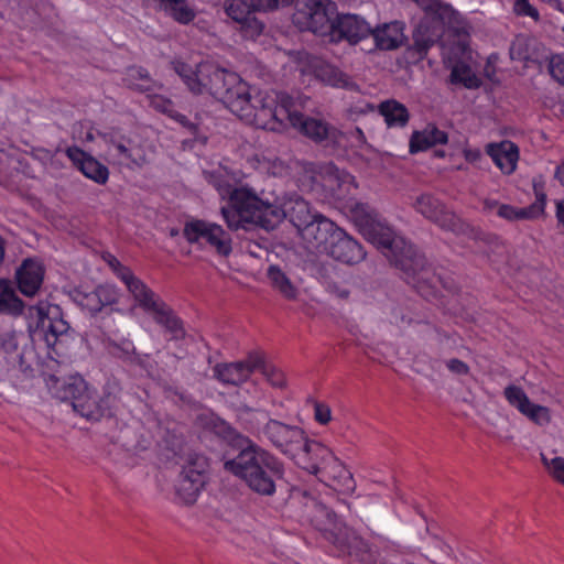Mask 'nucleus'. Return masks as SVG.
<instances>
[{
    "label": "nucleus",
    "instance_id": "nucleus-18",
    "mask_svg": "<svg viewBox=\"0 0 564 564\" xmlns=\"http://www.w3.org/2000/svg\"><path fill=\"white\" fill-rule=\"evenodd\" d=\"M259 366L258 355H249L245 360L219 362L213 368L214 378L225 386L238 387L246 382Z\"/></svg>",
    "mask_w": 564,
    "mask_h": 564
},
{
    "label": "nucleus",
    "instance_id": "nucleus-46",
    "mask_svg": "<svg viewBox=\"0 0 564 564\" xmlns=\"http://www.w3.org/2000/svg\"><path fill=\"white\" fill-rule=\"evenodd\" d=\"M18 349L17 336L13 332L0 330V352L10 355Z\"/></svg>",
    "mask_w": 564,
    "mask_h": 564
},
{
    "label": "nucleus",
    "instance_id": "nucleus-19",
    "mask_svg": "<svg viewBox=\"0 0 564 564\" xmlns=\"http://www.w3.org/2000/svg\"><path fill=\"white\" fill-rule=\"evenodd\" d=\"M370 33L371 26L365 19L356 14H337L329 41L334 43L347 41L354 45L368 37Z\"/></svg>",
    "mask_w": 564,
    "mask_h": 564
},
{
    "label": "nucleus",
    "instance_id": "nucleus-61",
    "mask_svg": "<svg viewBox=\"0 0 564 564\" xmlns=\"http://www.w3.org/2000/svg\"><path fill=\"white\" fill-rule=\"evenodd\" d=\"M554 178L557 180L562 186H564V161L555 169Z\"/></svg>",
    "mask_w": 564,
    "mask_h": 564
},
{
    "label": "nucleus",
    "instance_id": "nucleus-2",
    "mask_svg": "<svg viewBox=\"0 0 564 564\" xmlns=\"http://www.w3.org/2000/svg\"><path fill=\"white\" fill-rule=\"evenodd\" d=\"M362 236L381 250L389 262L402 272L406 283L423 296L432 294L437 276L424 256L392 229L376 219L362 224Z\"/></svg>",
    "mask_w": 564,
    "mask_h": 564
},
{
    "label": "nucleus",
    "instance_id": "nucleus-11",
    "mask_svg": "<svg viewBox=\"0 0 564 564\" xmlns=\"http://www.w3.org/2000/svg\"><path fill=\"white\" fill-rule=\"evenodd\" d=\"M224 10L237 23V30L242 37L256 40L264 30V23L256 17V13L270 9L267 0H225Z\"/></svg>",
    "mask_w": 564,
    "mask_h": 564
},
{
    "label": "nucleus",
    "instance_id": "nucleus-50",
    "mask_svg": "<svg viewBox=\"0 0 564 564\" xmlns=\"http://www.w3.org/2000/svg\"><path fill=\"white\" fill-rule=\"evenodd\" d=\"M446 367L451 372L459 376H467L470 371L469 366L465 361L457 358L447 360Z\"/></svg>",
    "mask_w": 564,
    "mask_h": 564
},
{
    "label": "nucleus",
    "instance_id": "nucleus-58",
    "mask_svg": "<svg viewBox=\"0 0 564 564\" xmlns=\"http://www.w3.org/2000/svg\"><path fill=\"white\" fill-rule=\"evenodd\" d=\"M555 217L562 227H564V198L555 200Z\"/></svg>",
    "mask_w": 564,
    "mask_h": 564
},
{
    "label": "nucleus",
    "instance_id": "nucleus-54",
    "mask_svg": "<svg viewBox=\"0 0 564 564\" xmlns=\"http://www.w3.org/2000/svg\"><path fill=\"white\" fill-rule=\"evenodd\" d=\"M215 433L225 438H231L235 430L219 419L213 420Z\"/></svg>",
    "mask_w": 564,
    "mask_h": 564
},
{
    "label": "nucleus",
    "instance_id": "nucleus-24",
    "mask_svg": "<svg viewBox=\"0 0 564 564\" xmlns=\"http://www.w3.org/2000/svg\"><path fill=\"white\" fill-rule=\"evenodd\" d=\"M288 121L300 133L316 143L326 141L335 132V129L325 120L303 115L299 110L296 102Z\"/></svg>",
    "mask_w": 564,
    "mask_h": 564
},
{
    "label": "nucleus",
    "instance_id": "nucleus-49",
    "mask_svg": "<svg viewBox=\"0 0 564 564\" xmlns=\"http://www.w3.org/2000/svg\"><path fill=\"white\" fill-rule=\"evenodd\" d=\"M514 12L518 15L530 17L534 21H539V11L529 3V0H517L514 3Z\"/></svg>",
    "mask_w": 564,
    "mask_h": 564
},
{
    "label": "nucleus",
    "instance_id": "nucleus-52",
    "mask_svg": "<svg viewBox=\"0 0 564 564\" xmlns=\"http://www.w3.org/2000/svg\"><path fill=\"white\" fill-rule=\"evenodd\" d=\"M171 118L174 119L175 121H177L191 134L196 135L198 133V130H199L198 124L192 122L185 115H182L178 111L174 110Z\"/></svg>",
    "mask_w": 564,
    "mask_h": 564
},
{
    "label": "nucleus",
    "instance_id": "nucleus-35",
    "mask_svg": "<svg viewBox=\"0 0 564 564\" xmlns=\"http://www.w3.org/2000/svg\"><path fill=\"white\" fill-rule=\"evenodd\" d=\"M24 303L17 295L12 284L0 280V313L19 316L23 313Z\"/></svg>",
    "mask_w": 564,
    "mask_h": 564
},
{
    "label": "nucleus",
    "instance_id": "nucleus-23",
    "mask_svg": "<svg viewBox=\"0 0 564 564\" xmlns=\"http://www.w3.org/2000/svg\"><path fill=\"white\" fill-rule=\"evenodd\" d=\"M321 468L317 477L334 490L344 495L355 491L356 481L352 474L335 455Z\"/></svg>",
    "mask_w": 564,
    "mask_h": 564
},
{
    "label": "nucleus",
    "instance_id": "nucleus-5",
    "mask_svg": "<svg viewBox=\"0 0 564 564\" xmlns=\"http://www.w3.org/2000/svg\"><path fill=\"white\" fill-rule=\"evenodd\" d=\"M424 13L412 33L408 54L415 61H423L429 51L437 44L456 20L455 11L441 0H412Z\"/></svg>",
    "mask_w": 564,
    "mask_h": 564
},
{
    "label": "nucleus",
    "instance_id": "nucleus-31",
    "mask_svg": "<svg viewBox=\"0 0 564 564\" xmlns=\"http://www.w3.org/2000/svg\"><path fill=\"white\" fill-rule=\"evenodd\" d=\"M546 182L543 175H538L532 180L533 194L535 200L522 208H517V220L518 219H536L544 215L546 205Z\"/></svg>",
    "mask_w": 564,
    "mask_h": 564
},
{
    "label": "nucleus",
    "instance_id": "nucleus-22",
    "mask_svg": "<svg viewBox=\"0 0 564 564\" xmlns=\"http://www.w3.org/2000/svg\"><path fill=\"white\" fill-rule=\"evenodd\" d=\"M44 275L45 267L41 261L32 258L24 259L15 271L19 291L24 296H35L43 284Z\"/></svg>",
    "mask_w": 564,
    "mask_h": 564
},
{
    "label": "nucleus",
    "instance_id": "nucleus-55",
    "mask_svg": "<svg viewBox=\"0 0 564 564\" xmlns=\"http://www.w3.org/2000/svg\"><path fill=\"white\" fill-rule=\"evenodd\" d=\"M327 291L340 300H347L350 294V291L347 288L339 285L336 282L328 283Z\"/></svg>",
    "mask_w": 564,
    "mask_h": 564
},
{
    "label": "nucleus",
    "instance_id": "nucleus-8",
    "mask_svg": "<svg viewBox=\"0 0 564 564\" xmlns=\"http://www.w3.org/2000/svg\"><path fill=\"white\" fill-rule=\"evenodd\" d=\"M313 525L329 534L327 539L343 552L351 554L354 549L364 544L362 540L349 528L341 525L334 511L322 502H314L310 513Z\"/></svg>",
    "mask_w": 564,
    "mask_h": 564
},
{
    "label": "nucleus",
    "instance_id": "nucleus-29",
    "mask_svg": "<svg viewBox=\"0 0 564 564\" xmlns=\"http://www.w3.org/2000/svg\"><path fill=\"white\" fill-rule=\"evenodd\" d=\"M148 314L152 316L154 322L162 326L172 339H180L185 332L183 323L175 314L173 308L161 300Z\"/></svg>",
    "mask_w": 564,
    "mask_h": 564
},
{
    "label": "nucleus",
    "instance_id": "nucleus-26",
    "mask_svg": "<svg viewBox=\"0 0 564 564\" xmlns=\"http://www.w3.org/2000/svg\"><path fill=\"white\" fill-rule=\"evenodd\" d=\"M118 299L117 289L109 284L98 285L90 292L75 291L76 303L91 315L99 313L105 306L116 304Z\"/></svg>",
    "mask_w": 564,
    "mask_h": 564
},
{
    "label": "nucleus",
    "instance_id": "nucleus-39",
    "mask_svg": "<svg viewBox=\"0 0 564 564\" xmlns=\"http://www.w3.org/2000/svg\"><path fill=\"white\" fill-rule=\"evenodd\" d=\"M109 352L124 362H132L135 358L137 349L130 339H122L120 341H110L108 344Z\"/></svg>",
    "mask_w": 564,
    "mask_h": 564
},
{
    "label": "nucleus",
    "instance_id": "nucleus-12",
    "mask_svg": "<svg viewBox=\"0 0 564 564\" xmlns=\"http://www.w3.org/2000/svg\"><path fill=\"white\" fill-rule=\"evenodd\" d=\"M183 236L192 245L205 241L206 245L215 249L223 257H228L232 251L230 234L216 223L193 219L185 224Z\"/></svg>",
    "mask_w": 564,
    "mask_h": 564
},
{
    "label": "nucleus",
    "instance_id": "nucleus-43",
    "mask_svg": "<svg viewBox=\"0 0 564 564\" xmlns=\"http://www.w3.org/2000/svg\"><path fill=\"white\" fill-rule=\"evenodd\" d=\"M541 460L551 475V477L558 484L564 486V458L556 456L549 459L545 455H541Z\"/></svg>",
    "mask_w": 564,
    "mask_h": 564
},
{
    "label": "nucleus",
    "instance_id": "nucleus-48",
    "mask_svg": "<svg viewBox=\"0 0 564 564\" xmlns=\"http://www.w3.org/2000/svg\"><path fill=\"white\" fill-rule=\"evenodd\" d=\"M314 419L317 423L326 425L332 421V410L323 402H314Z\"/></svg>",
    "mask_w": 564,
    "mask_h": 564
},
{
    "label": "nucleus",
    "instance_id": "nucleus-45",
    "mask_svg": "<svg viewBox=\"0 0 564 564\" xmlns=\"http://www.w3.org/2000/svg\"><path fill=\"white\" fill-rule=\"evenodd\" d=\"M549 70L556 82L564 85V54H556L550 58Z\"/></svg>",
    "mask_w": 564,
    "mask_h": 564
},
{
    "label": "nucleus",
    "instance_id": "nucleus-28",
    "mask_svg": "<svg viewBox=\"0 0 564 564\" xmlns=\"http://www.w3.org/2000/svg\"><path fill=\"white\" fill-rule=\"evenodd\" d=\"M370 35L373 36L376 46L383 51L400 47L406 39L404 35V24L400 21L384 23L376 29L371 28Z\"/></svg>",
    "mask_w": 564,
    "mask_h": 564
},
{
    "label": "nucleus",
    "instance_id": "nucleus-59",
    "mask_svg": "<svg viewBox=\"0 0 564 564\" xmlns=\"http://www.w3.org/2000/svg\"><path fill=\"white\" fill-rule=\"evenodd\" d=\"M464 156L466 161L475 163L480 160L481 152L478 149H467L464 151Z\"/></svg>",
    "mask_w": 564,
    "mask_h": 564
},
{
    "label": "nucleus",
    "instance_id": "nucleus-17",
    "mask_svg": "<svg viewBox=\"0 0 564 564\" xmlns=\"http://www.w3.org/2000/svg\"><path fill=\"white\" fill-rule=\"evenodd\" d=\"M321 186L326 195L337 203H345L357 188L351 174L340 171L334 164L322 167L319 173Z\"/></svg>",
    "mask_w": 564,
    "mask_h": 564
},
{
    "label": "nucleus",
    "instance_id": "nucleus-60",
    "mask_svg": "<svg viewBox=\"0 0 564 564\" xmlns=\"http://www.w3.org/2000/svg\"><path fill=\"white\" fill-rule=\"evenodd\" d=\"M293 0H267L270 10L289 6Z\"/></svg>",
    "mask_w": 564,
    "mask_h": 564
},
{
    "label": "nucleus",
    "instance_id": "nucleus-36",
    "mask_svg": "<svg viewBox=\"0 0 564 564\" xmlns=\"http://www.w3.org/2000/svg\"><path fill=\"white\" fill-rule=\"evenodd\" d=\"M271 286L276 290L284 299L293 301L297 297V289L290 278L278 267L270 265L267 272Z\"/></svg>",
    "mask_w": 564,
    "mask_h": 564
},
{
    "label": "nucleus",
    "instance_id": "nucleus-32",
    "mask_svg": "<svg viewBox=\"0 0 564 564\" xmlns=\"http://www.w3.org/2000/svg\"><path fill=\"white\" fill-rule=\"evenodd\" d=\"M447 143V133L435 124H427L422 131H414L410 139V152L425 151L436 144Z\"/></svg>",
    "mask_w": 564,
    "mask_h": 564
},
{
    "label": "nucleus",
    "instance_id": "nucleus-1",
    "mask_svg": "<svg viewBox=\"0 0 564 564\" xmlns=\"http://www.w3.org/2000/svg\"><path fill=\"white\" fill-rule=\"evenodd\" d=\"M220 101L239 119L261 129H275L289 120L295 100L285 93L257 90L235 72L229 77Z\"/></svg>",
    "mask_w": 564,
    "mask_h": 564
},
{
    "label": "nucleus",
    "instance_id": "nucleus-47",
    "mask_svg": "<svg viewBox=\"0 0 564 564\" xmlns=\"http://www.w3.org/2000/svg\"><path fill=\"white\" fill-rule=\"evenodd\" d=\"M474 79L475 76L470 75L468 67H454L451 73L452 83H463L467 88H471L474 86Z\"/></svg>",
    "mask_w": 564,
    "mask_h": 564
},
{
    "label": "nucleus",
    "instance_id": "nucleus-34",
    "mask_svg": "<svg viewBox=\"0 0 564 564\" xmlns=\"http://www.w3.org/2000/svg\"><path fill=\"white\" fill-rule=\"evenodd\" d=\"M42 326L45 328L44 339L48 347L55 348L63 340L69 329L68 324L63 319H51L44 315L42 307H36Z\"/></svg>",
    "mask_w": 564,
    "mask_h": 564
},
{
    "label": "nucleus",
    "instance_id": "nucleus-33",
    "mask_svg": "<svg viewBox=\"0 0 564 564\" xmlns=\"http://www.w3.org/2000/svg\"><path fill=\"white\" fill-rule=\"evenodd\" d=\"M378 112L383 117L389 128H404L410 120L408 108L395 99H388L380 102Z\"/></svg>",
    "mask_w": 564,
    "mask_h": 564
},
{
    "label": "nucleus",
    "instance_id": "nucleus-15",
    "mask_svg": "<svg viewBox=\"0 0 564 564\" xmlns=\"http://www.w3.org/2000/svg\"><path fill=\"white\" fill-rule=\"evenodd\" d=\"M319 248H323L333 259L347 264L359 263L366 257L362 246L334 223L326 241L321 243Z\"/></svg>",
    "mask_w": 564,
    "mask_h": 564
},
{
    "label": "nucleus",
    "instance_id": "nucleus-64",
    "mask_svg": "<svg viewBox=\"0 0 564 564\" xmlns=\"http://www.w3.org/2000/svg\"><path fill=\"white\" fill-rule=\"evenodd\" d=\"M178 235V229L177 228H171L170 229V236L171 237H176Z\"/></svg>",
    "mask_w": 564,
    "mask_h": 564
},
{
    "label": "nucleus",
    "instance_id": "nucleus-37",
    "mask_svg": "<svg viewBox=\"0 0 564 564\" xmlns=\"http://www.w3.org/2000/svg\"><path fill=\"white\" fill-rule=\"evenodd\" d=\"M123 83L130 89L145 93L153 88V79L149 72L142 66H130L127 68Z\"/></svg>",
    "mask_w": 564,
    "mask_h": 564
},
{
    "label": "nucleus",
    "instance_id": "nucleus-40",
    "mask_svg": "<svg viewBox=\"0 0 564 564\" xmlns=\"http://www.w3.org/2000/svg\"><path fill=\"white\" fill-rule=\"evenodd\" d=\"M521 413L538 425H546L551 422L549 408L534 404L531 401L529 402V406L524 408Z\"/></svg>",
    "mask_w": 564,
    "mask_h": 564
},
{
    "label": "nucleus",
    "instance_id": "nucleus-56",
    "mask_svg": "<svg viewBox=\"0 0 564 564\" xmlns=\"http://www.w3.org/2000/svg\"><path fill=\"white\" fill-rule=\"evenodd\" d=\"M498 215L508 220H517V208L507 204H502L498 208Z\"/></svg>",
    "mask_w": 564,
    "mask_h": 564
},
{
    "label": "nucleus",
    "instance_id": "nucleus-10",
    "mask_svg": "<svg viewBox=\"0 0 564 564\" xmlns=\"http://www.w3.org/2000/svg\"><path fill=\"white\" fill-rule=\"evenodd\" d=\"M55 397L70 403L73 410L87 420H99L102 416L104 410L98 395L88 389L83 379L72 378L61 382L56 387Z\"/></svg>",
    "mask_w": 564,
    "mask_h": 564
},
{
    "label": "nucleus",
    "instance_id": "nucleus-41",
    "mask_svg": "<svg viewBox=\"0 0 564 564\" xmlns=\"http://www.w3.org/2000/svg\"><path fill=\"white\" fill-rule=\"evenodd\" d=\"M259 370H261V373L265 378V380L273 387V388H284L285 387V376L284 373L274 367L273 365H268L262 361L260 358V366L258 367Z\"/></svg>",
    "mask_w": 564,
    "mask_h": 564
},
{
    "label": "nucleus",
    "instance_id": "nucleus-38",
    "mask_svg": "<svg viewBox=\"0 0 564 564\" xmlns=\"http://www.w3.org/2000/svg\"><path fill=\"white\" fill-rule=\"evenodd\" d=\"M345 208H348L351 213V217L356 225L359 227L360 232L362 231V224L365 221L373 223L377 218L369 212L367 205L356 202L352 196L343 203Z\"/></svg>",
    "mask_w": 564,
    "mask_h": 564
},
{
    "label": "nucleus",
    "instance_id": "nucleus-62",
    "mask_svg": "<svg viewBox=\"0 0 564 564\" xmlns=\"http://www.w3.org/2000/svg\"><path fill=\"white\" fill-rule=\"evenodd\" d=\"M549 3L561 12H564L563 4L560 0H547Z\"/></svg>",
    "mask_w": 564,
    "mask_h": 564
},
{
    "label": "nucleus",
    "instance_id": "nucleus-9",
    "mask_svg": "<svg viewBox=\"0 0 564 564\" xmlns=\"http://www.w3.org/2000/svg\"><path fill=\"white\" fill-rule=\"evenodd\" d=\"M336 17V4L330 0H305L294 13L293 23L301 31L330 37Z\"/></svg>",
    "mask_w": 564,
    "mask_h": 564
},
{
    "label": "nucleus",
    "instance_id": "nucleus-57",
    "mask_svg": "<svg viewBox=\"0 0 564 564\" xmlns=\"http://www.w3.org/2000/svg\"><path fill=\"white\" fill-rule=\"evenodd\" d=\"M209 183L213 184L219 193L228 194V192L232 189L225 183V181L214 174L209 175Z\"/></svg>",
    "mask_w": 564,
    "mask_h": 564
},
{
    "label": "nucleus",
    "instance_id": "nucleus-3",
    "mask_svg": "<svg viewBox=\"0 0 564 564\" xmlns=\"http://www.w3.org/2000/svg\"><path fill=\"white\" fill-rule=\"evenodd\" d=\"M224 469L239 478L252 492L272 497L276 492V481L283 479L284 465L272 453L249 443L234 458L224 463Z\"/></svg>",
    "mask_w": 564,
    "mask_h": 564
},
{
    "label": "nucleus",
    "instance_id": "nucleus-6",
    "mask_svg": "<svg viewBox=\"0 0 564 564\" xmlns=\"http://www.w3.org/2000/svg\"><path fill=\"white\" fill-rule=\"evenodd\" d=\"M274 205L279 209L276 226L285 218L297 228L304 240L312 247L319 249L326 241L327 234L333 228V221L322 215H314L310 204L297 194L274 197Z\"/></svg>",
    "mask_w": 564,
    "mask_h": 564
},
{
    "label": "nucleus",
    "instance_id": "nucleus-13",
    "mask_svg": "<svg viewBox=\"0 0 564 564\" xmlns=\"http://www.w3.org/2000/svg\"><path fill=\"white\" fill-rule=\"evenodd\" d=\"M209 463L206 456L189 453L180 473L176 491L185 503L195 502L207 481Z\"/></svg>",
    "mask_w": 564,
    "mask_h": 564
},
{
    "label": "nucleus",
    "instance_id": "nucleus-42",
    "mask_svg": "<svg viewBox=\"0 0 564 564\" xmlns=\"http://www.w3.org/2000/svg\"><path fill=\"white\" fill-rule=\"evenodd\" d=\"M503 394L507 401L520 412H522L524 408L529 406L530 400L520 387L508 386L505 389Z\"/></svg>",
    "mask_w": 564,
    "mask_h": 564
},
{
    "label": "nucleus",
    "instance_id": "nucleus-25",
    "mask_svg": "<svg viewBox=\"0 0 564 564\" xmlns=\"http://www.w3.org/2000/svg\"><path fill=\"white\" fill-rule=\"evenodd\" d=\"M66 155L73 165L79 170L87 178L99 185H104L108 182V167L91 154L74 145L66 149Z\"/></svg>",
    "mask_w": 564,
    "mask_h": 564
},
{
    "label": "nucleus",
    "instance_id": "nucleus-53",
    "mask_svg": "<svg viewBox=\"0 0 564 564\" xmlns=\"http://www.w3.org/2000/svg\"><path fill=\"white\" fill-rule=\"evenodd\" d=\"M131 364L138 365L139 367L143 368L149 376L153 377L154 366L152 365V362H150L149 355H140L137 352L135 358L132 359Z\"/></svg>",
    "mask_w": 564,
    "mask_h": 564
},
{
    "label": "nucleus",
    "instance_id": "nucleus-16",
    "mask_svg": "<svg viewBox=\"0 0 564 564\" xmlns=\"http://www.w3.org/2000/svg\"><path fill=\"white\" fill-rule=\"evenodd\" d=\"M262 435L282 454L292 457L303 446L305 432L296 425H289L278 420H269L262 427Z\"/></svg>",
    "mask_w": 564,
    "mask_h": 564
},
{
    "label": "nucleus",
    "instance_id": "nucleus-44",
    "mask_svg": "<svg viewBox=\"0 0 564 564\" xmlns=\"http://www.w3.org/2000/svg\"><path fill=\"white\" fill-rule=\"evenodd\" d=\"M104 259L111 268L116 276L122 281V283L129 279V275L133 274L131 269L123 265L115 256L108 253L106 257H104Z\"/></svg>",
    "mask_w": 564,
    "mask_h": 564
},
{
    "label": "nucleus",
    "instance_id": "nucleus-7",
    "mask_svg": "<svg viewBox=\"0 0 564 564\" xmlns=\"http://www.w3.org/2000/svg\"><path fill=\"white\" fill-rule=\"evenodd\" d=\"M172 67L188 89L196 94H209L220 101L232 72L212 63H200L193 69L182 61H173Z\"/></svg>",
    "mask_w": 564,
    "mask_h": 564
},
{
    "label": "nucleus",
    "instance_id": "nucleus-21",
    "mask_svg": "<svg viewBox=\"0 0 564 564\" xmlns=\"http://www.w3.org/2000/svg\"><path fill=\"white\" fill-rule=\"evenodd\" d=\"M107 143L119 164L133 169L142 167L149 162L144 148L126 135H110Z\"/></svg>",
    "mask_w": 564,
    "mask_h": 564
},
{
    "label": "nucleus",
    "instance_id": "nucleus-14",
    "mask_svg": "<svg viewBox=\"0 0 564 564\" xmlns=\"http://www.w3.org/2000/svg\"><path fill=\"white\" fill-rule=\"evenodd\" d=\"M411 205L416 213L444 230L458 231L463 228L462 219L431 193L417 195Z\"/></svg>",
    "mask_w": 564,
    "mask_h": 564
},
{
    "label": "nucleus",
    "instance_id": "nucleus-63",
    "mask_svg": "<svg viewBox=\"0 0 564 564\" xmlns=\"http://www.w3.org/2000/svg\"><path fill=\"white\" fill-rule=\"evenodd\" d=\"M3 258H4V241L3 239L0 237V265L2 264L3 262Z\"/></svg>",
    "mask_w": 564,
    "mask_h": 564
},
{
    "label": "nucleus",
    "instance_id": "nucleus-4",
    "mask_svg": "<svg viewBox=\"0 0 564 564\" xmlns=\"http://www.w3.org/2000/svg\"><path fill=\"white\" fill-rule=\"evenodd\" d=\"M279 209L274 198L259 195L249 186L234 187L228 192V205L221 207V215L229 229L237 230L246 225L264 229L276 227Z\"/></svg>",
    "mask_w": 564,
    "mask_h": 564
},
{
    "label": "nucleus",
    "instance_id": "nucleus-30",
    "mask_svg": "<svg viewBox=\"0 0 564 564\" xmlns=\"http://www.w3.org/2000/svg\"><path fill=\"white\" fill-rule=\"evenodd\" d=\"M128 291L131 293L135 305L145 313H149L162 299L153 290H151L134 273L123 282Z\"/></svg>",
    "mask_w": 564,
    "mask_h": 564
},
{
    "label": "nucleus",
    "instance_id": "nucleus-20",
    "mask_svg": "<svg viewBox=\"0 0 564 564\" xmlns=\"http://www.w3.org/2000/svg\"><path fill=\"white\" fill-rule=\"evenodd\" d=\"M333 452L322 443L304 438L303 446H300L292 455V459L302 469L317 476L322 468L333 456Z\"/></svg>",
    "mask_w": 564,
    "mask_h": 564
},
{
    "label": "nucleus",
    "instance_id": "nucleus-51",
    "mask_svg": "<svg viewBox=\"0 0 564 564\" xmlns=\"http://www.w3.org/2000/svg\"><path fill=\"white\" fill-rule=\"evenodd\" d=\"M151 104L156 110L166 113L170 118L175 110L173 102L170 99L163 98L161 96H155Z\"/></svg>",
    "mask_w": 564,
    "mask_h": 564
},
{
    "label": "nucleus",
    "instance_id": "nucleus-27",
    "mask_svg": "<svg viewBox=\"0 0 564 564\" xmlns=\"http://www.w3.org/2000/svg\"><path fill=\"white\" fill-rule=\"evenodd\" d=\"M486 153L491 158L497 167L506 175H511L519 161V148L509 140L499 143H489Z\"/></svg>",
    "mask_w": 564,
    "mask_h": 564
}]
</instances>
